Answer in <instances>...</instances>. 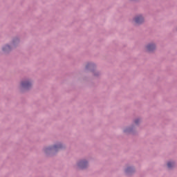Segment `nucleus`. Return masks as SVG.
<instances>
[{
	"instance_id": "1",
	"label": "nucleus",
	"mask_w": 177,
	"mask_h": 177,
	"mask_svg": "<svg viewBox=\"0 0 177 177\" xmlns=\"http://www.w3.org/2000/svg\"><path fill=\"white\" fill-rule=\"evenodd\" d=\"M77 165H78L79 168H80L81 169H84L88 167V162H86L85 160H82V161L79 162Z\"/></svg>"
},
{
	"instance_id": "2",
	"label": "nucleus",
	"mask_w": 177,
	"mask_h": 177,
	"mask_svg": "<svg viewBox=\"0 0 177 177\" xmlns=\"http://www.w3.org/2000/svg\"><path fill=\"white\" fill-rule=\"evenodd\" d=\"M134 21L136 24H142V23L145 21V19H143V17H142V15H140L135 17Z\"/></svg>"
},
{
	"instance_id": "3",
	"label": "nucleus",
	"mask_w": 177,
	"mask_h": 177,
	"mask_svg": "<svg viewBox=\"0 0 177 177\" xmlns=\"http://www.w3.org/2000/svg\"><path fill=\"white\" fill-rule=\"evenodd\" d=\"M21 88L24 89H29V88H31V82H22L21 84Z\"/></svg>"
},
{
	"instance_id": "4",
	"label": "nucleus",
	"mask_w": 177,
	"mask_h": 177,
	"mask_svg": "<svg viewBox=\"0 0 177 177\" xmlns=\"http://www.w3.org/2000/svg\"><path fill=\"white\" fill-rule=\"evenodd\" d=\"M156 49V45L153 44H149L147 46V52H153Z\"/></svg>"
},
{
	"instance_id": "5",
	"label": "nucleus",
	"mask_w": 177,
	"mask_h": 177,
	"mask_svg": "<svg viewBox=\"0 0 177 177\" xmlns=\"http://www.w3.org/2000/svg\"><path fill=\"white\" fill-rule=\"evenodd\" d=\"M62 147V144H59L57 145H54L52 148L47 149V150H54V151H57V150H60Z\"/></svg>"
},
{
	"instance_id": "6",
	"label": "nucleus",
	"mask_w": 177,
	"mask_h": 177,
	"mask_svg": "<svg viewBox=\"0 0 177 177\" xmlns=\"http://www.w3.org/2000/svg\"><path fill=\"white\" fill-rule=\"evenodd\" d=\"M3 52H9V50H10V46L9 45H6L3 48Z\"/></svg>"
},
{
	"instance_id": "7",
	"label": "nucleus",
	"mask_w": 177,
	"mask_h": 177,
	"mask_svg": "<svg viewBox=\"0 0 177 177\" xmlns=\"http://www.w3.org/2000/svg\"><path fill=\"white\" fill-rule=\"evenodd\" d=\"M174 165H175V163H174L173 162H167V167H168V168H172V167H174Z\"/></svg>"
},
{
	"instance_id": "8",
	"label": "nucleus",
	"mask_w": 177,
	"mask_h": 177,
	"mask_svg": "<svg viewBox=\"0 0 177 177\" xmlns=\"http://www.w3.org/2000/svg\"><path fill=\"white\" fill-rule=\"evenodd\" d=\"M131 171H133V169L132 167H128L126 169V172L128 174V172H131Z\"/></svg>"
},
{
	"instance_id": "9",
	"label": "nucleus",
	"mask_w": 177,
	"mask_h": 177,
	"mask_svg": "<svg viewBox=\"0 0 177 177\" xmlns=\"http://www.w3.org/2000/svg\"><path fill=\"white\" fill-rule=\"evenodd\" d=\"M139 121H140L139 119L136 120H135V124H138V123H139Z\"/></svg>"
},
{
	"instance_id": "10",
	"label": "nucleus",
	"mask_w": 177,
	"mask_h": 177,
	"mask_svg": "<svg viewBox=\"0 0 177 177\" xmlns=\"http://www.w3.org/2000/svg\"><path fill=\"white\" fill-rule=\"evenodd\" d=\"M89 66H91V64H88V65L86 66V68H88V67H89Z\"/></svg>"
}]
</instances>
